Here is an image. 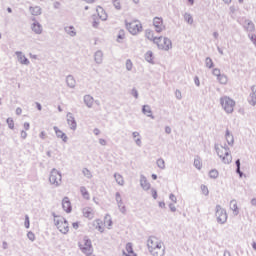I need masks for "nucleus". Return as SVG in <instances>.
Wrapping results in <instances>:
<instances>
[{"instance_id": "f257e3e1", "label": "nucleus", "mask_w": 256, "mask_h": 256, "mask_svg": "<svg viewBox=\"0 0 256 256\" xmlns=\"http://www.w3.org/2000/svg\"><path fill=\"white\" fill-rule=\"evenodd\" d=\"M94 227L100 233H104V231L107 229H113V218L111 215L106 214L105 216L94 221Z\"/></svg>"}, {"instance_id": "f03ea898", "label": "nucleus", "mask_w": 256, "mask_h": 256, "mask_svg": "<svg viewBox=\"0 0 256 256\" xmlns=\"http://www.w3.org/2000/svg\"><path fill=\"white\" fill-rule=\"evenodd\" d=\"M215 151L225 165H229L233 161V156H231V151L227 145L216 144Z\"/></svg>"}, {"instance_id": "7ed1b4c3", "label": "nucleus", "mask_w": 256, "mask_h": 256, "mask_svg": "<svg viewBox=\"0 0 256 256\" xmlns=\"http://www.w3.org/2000/svg\"><path fill=\"white\" fill-rule=\"evenodd\" d=\"M220 105L227 115H231L235 111L237 103L229 96H222L220 97Z\"/></svg>"}, {"instance_id": "20e7f679", "label": "nucleus", "mask_w": 256, "mask_h": 256, "mask_svg": "<svg viewBox=\"0 0 256 256\" xmlns=\"http://www.w3.org/2000/svg\"><path fill=\"white\" fill-rule=\"evenodd\" d=\"M54 225L60 233H63L64 235L69 233V221L63 216H55Z\"/></svg>"}, {"instance_id": "39448f33", "label": "nucleus", "mask_w": 256, "mask_h": 256, "mask_svg": "<svg viewBox=\"0 0 256 256\" xmlns=\"http://www.w3.org/2000/svg\"><path fill=\"white\" fill-rule=\"evenodd\" d=\"M78 247L84 253V255L91 256L93 255V244H91V240L84 237L81 238L78 242Z\"/></svg>"}, {"instance_id": "423d86ee", "label": "nucleus", "mask_w": 256, "mask_h": 256, "mask_svg": "<svg viewBox=\"0 0 256 256\" xmlns=\"http://www.w3.org/2000/svg\"><path fill=\"white\" fill-rule=\"evenodd\" d=\"M159 243H160L159 238L155 236H151L148 239L147 245H148L149 251L154 256H159V252L161 251V248L159 247Z\"/></svg>"}, {"instance_id": "0eeeda50", "label": "nucleus", "mask_w": 256, "mask_h": 256, "mask_svg": "<svg viewBox=\"0 0 256 256\" xmlns=\"http://www.w3.org/2000/svg\"><path fill=\"white\" fill-rule=\"evenodd\" d=\"M215 217L217 220V223L220 225H225L227 223V210H225L221 205H216L215 207Z\"/></svg>"}, {"instance_id": "6e6552de", "label": "nucleus", "mask_w": 256, "mask_h": 256, "mask_svg": "<svg viewBox=\"0 0 256 256\" xmlns=\"http://www.w3.org/2000/svg\"><path fill=\"white\" fill-rule=\"evenodd\" d=\"M126 29L129 33H141L143 31V24L139 20H131L126 22Z\"/></svg>"}, {"instance_id": "1a4fd4ad", "label": "nucleus", "mask_w": 256, "mask_h": 256, "mask_svg": "<svg viewBox=\"0 0 256 256\" xmlns=\"http://www.w3.org/2000/svg\"><path fill=\"white\" fill-rule=\"evenodd\" d=\"M61 173H59V171L53 169L50 173L49 176V182L51 183V185H55L56 187L58 185H61Z\"/></svg>"}, {"instance_id": "9d476101", "label": "nucleus", "mask_w": 256, "mask_h": 256, "mask_svg": "<svg viewBox=\"0 0 256 256\" xmlns=\"http://www.w3.org/2000/svg\"><path fill=\"white\" fill-rule=\"evenodd\" d=\"M62 208L66 213H71L73 211V206H71V200L69 197H64L62 200Z\"/></svg>"}, {"instance_id": "9b49d317", "label": "nucleus", "mask_w": 256, "mask_h": 256, "mask_svg": "<svg viewBox=\"0 0 256 256\" xmlns=\"http://www.w3.org/2000/svg\"><path fill=\"white\" fill-rule=\"evenodd\" d=\"M96 13H97V17H98V19H100V21H107V18L109 16L107 15V12L105 11V9H103V7L98 6L96 8Z\"/></svg>"}, {"instance_id": "f8f14e48", "label": "nucleus", "mask_w": 256, "mask_h": 256, "mask_svg": "<svg viewBox=\"0 0 256 256\" xmlns=\"http://www.w3.org/2000/svg\"><path fill=\"white\" fill-rule=\"evenodd\" d=\"M66 118L70 129H72V131H75V129H77V122L75 121V117H73V114L68 113Z\"/></svg>"}, {"instance_id": "ddd939ff", "label": "nucleus", "mask_w": 256, "mask_h": 256, "mask_svg": "<svg viewBox=\"0 0 256 256\" xmlns=\"http://www.w3.org/2000/svg\"><path fill=\"white\" fill-rule=\"evenodd\" d=\"M124 256H137V253L133 250V244L127 243L125 250L123 251Z\"/></svg>"}, {"instance_id": "4468645a", "label": "nucleus", "mask_w": 256, "mask_h": 256, "mask_svg": "<svg viewBox=\"0 0 256 256\" xmlns=\"http://www.w3.org/2000/svg\"><path fill=\"white\" fill-rule=\"evenodd\" d=\"M243 27L245 31H248L249 33H253V31H255V24H253V21L251 20H245Z\"/></svg>"}, {"instance_id": "2eb2a0df", "label": "nucleus", "mask_w": 256, "mask_h": 256, "mask_svg": "<svg viewBox=\"0 0 256 256\" xmlns=\"http://www.w3.org/2000/svg\"><path fill=\"white\" fill-rule=\"evenodd\" d=\"M225 139H226L228 145H230V147H233V145L235 143V137L233 136L231 131H229V129H227L225 132Z\"/></svg>"}, {"instance_id": "dca6fc26", "label": "nucleus", "mask_w": 256, "mask_h": 256, "mask_svg": "<svg viewBox=\"0 0 256 256\" xmlns=\"http://www.w3.org/2000/svg\"><path fill=\"white\" fill-rule=\"evenodd\" d=\"M54 131L56 133V136L59 139H62V141H64V143H67V134H65V132H63L61 129H59V127L55 126L54 127Z\"/></svg>"}, {"instance_id": "f3484780", "label": "nucleus", "mask_w": 256, "mask_h": 256, "mask_svg": "<svg viewBox=\"0 0 256 256\" xmlns=\"http://www.w3.org/2000/svg\"><path fill=\"white\" fill-rule=\"evenodd\" d=\"M163 51H170V49H173V42H171V39L164 38L163 44H162Z\"/></svg>"}, {"instance_id": "a211bd4d", "label": "nucleus", "mask_w": 256, "mask_h": 256, "mask_svg": "<svg viewBox=\"0 0 256 256\" xmlns=\"http://www.w3.org/2000/svg\"><path fill=\"white\" fill-rule=\"evenodd\" d=\"M93 210L89 207H86L83 209V216L86 217V219H93L94 217Z\"/></svg>"}, {"instance_id": "6ab92c4d", "label": "nucleus", "mask_w": 256, "mask_h": 256, "mask_svg": "<svg viewBox=\"0 0 256 256\" xmlns=\"http://www.w3.org/2000/svg\"><path fill=\"white\" fill-rule=\"evenodd\" d=\"M84 103H85V105H87V107L91 108L95 104V100L93 99V96L86 95V96H84Z\"/></svg>"}, {"instance_id": "aec40b11", "label": "nucleus", "mask_w": 256, "mask_h": 256, "mask_svg": "<svg viewBox=\"0 0 256 256\" xmlns=\"http://www.w3.org/2000/svg\"><path fill=\"white\" fill-rule=\"evenodd\" d=\"M16 55L18 57V61L22 64V65H29V59H27L25 56H23V53L21 52H16Z\"/></svg>"}, {"instance_id": "412c9836", "label": "nucleus", "mask_w": 256, "mask_h": 256, "mask_svg": "<svg viewBox=\"0 0 256 256\" xmlns=\"http://www.w3.org/2000/svg\"><path fill=\"white\" fill-rule=\"evenodd\" d=\"M230 209L233 210L234 215H239V207L237 206V200L230 201Z\"/></svg>"}, {"instance_id": "4be33fe9", "label": "nucleus", "mask_w": 256, "mask_h": 256, "mask_svg": "<svg viewBox=\"0 0 256 256\" xmlns=\"http://www.w3.org/2000/svg\"><path fill=\"white\" fill-rule=\"evenodd\" d=\"M140 185L141 187L145 190L148 191V189H150L151 185L149 184V182L147 181V178L142 177L140 180Z\"/></svg>"}, {"instance_id": "5701e85b", "label": "nucleus", "mask_w": 256, "mask_h": 256, "mask_svg": "<svg viewBox=\"0 0 256 256\" xmlns=\"http://www.w3.org/2000/svg\"><path fill=\"white\" fill-rule=\"evenodd\" d=\"M217 81L220 83V85H227L229 78L227 77V75L222 74L217 78Z\"/></svg>"}, {"instance_id": "b1692460", "label": "nucleus", "mask_w": 256, "mask_h": 256, "mask_svg": "<svg viewBox=\"0 0 256 256\" xmlns=\"http://www.w3.org/2000/svg\"><path fill=\"white\" fill-rule=\"evenodd\" d=\"M32 31H34V33H41V31H43V27L39 22H34L32 25Z\"/></svg>"}, {"instance_id": "393cba45", "label": "nucleus", "mask_w": 256, "mask_h": 256, "mask_svg": "<svg viewBox=\"0 0 256 256\" xmlns=\"http://www.w3.org/2000/svg\"><path fill=\"white\" fill-rule=\"evenodd\" d=\"M66 83H67L68 87L73 88V87H75L77 82L75 81V78L73 76H68L66 78Z\"/></svg>"}, {"instance_id": "a878e982", "label": "nucleus", "mask_w": 256, "mask_h": 256, "mask_svg": "<svg viewBox=\"0 0 256 256\" xmlns=\"http://www.w3.org/2000/svg\"><path fill=\"white\" fill-rule=\"evenodd\" d=\"M194 167L198 170H201L202 167H203V163L201 162V158L199 156H197L195 159H194Z\"/></svg>"}, {"instance_id": "bb28decb", "label": "nucleus", "mask_w": 256, "mask_h": 256, "mask_svg": "<svg viewBox=\"0 0 256 256\" xmlns=\"http://www.w3.org/2000/svg\"><path fill=\"white\" fill-rule=\"evenodd\" d=\"M248 103H249V105H252V107H255V105H256V94L250 93V95L248 97Z\"/></svg>"}, {"instance_id": "cd10ccee", "label": "nucleus", "mask_w": 256, "mask_h": 256, "mask_svg": "<svg viewBox=\"0 0 256 256\" xmlns=\"http://www.w3.org/2000/svg\"><path fill=\"white\" fill-rule=\"evenodd\" d=\"M30 12H31L33 15H35V16L41 15V7H39V6L31 7V8H30Z\"/></svg>"}, {"instance_id": "c85d7f7f", "label": "nucleus", "mask_w": 256, "mask_h": 256, "mask_svg": "<svg viewBox=\"0 0 256 256\" xmlns=\"http://www.w3.org/2000/svg\"><path fill=\"white\" fill-rule=\"evenodd\" d=\"M184 21H186V23H188V25H193V16H191V14H189V13H185Z\"/></svg>"}, {"instance_id": "c756f323", "label": "nucleus", "mask_w": 256, "mask_h": 256, "mask_svg": "<svg viewBox=\"0 0 256 256\" xmlns=\"http://www.w3.org/2000/svg\"><path fill=\"white\" fill-rule=\"evenodd\" d=\"M80 193H81L82 197H84L85 199H90L89 191H87V188L81 187Z\"/></svg>"}, {"instance_id": "7c9ffc66", "label": "nucleus", "mask_w": 256, "mask_h": 256, "mask_svg": "<svg viewBox=\"0 0 256 256\" xmlns=\"http://www.w3.org/2000/svg\"><path fill=\"white\" fill-rule=\"evenodd\" d=\"M205 65L208 69H213V66H214L213 59H211V57H207L205 59Z\"/></svg>"}, {"instance_id": "2f4dec72", "label": "nucleus", "mask_w": 256, "mask_h": 256, "mask_svg": "<svg viewBox=\"0 0 256 256\" xmlns=\"http://www.w3.org/2000/svg\"><path fill=\"white\" fill-rule=\"evenodd\" d=\"M153 23H154V27H156L157 33H159V28L161 27V18L159 17L154 18Z\"/></svg>"}, {"instance_id": "473e14b6", "label": "nucleus", "mask_w": 256, "mask_h": 256, "mask_svg": "<svg viewBox=\"0 0 256 256\" xmlns=\"http://www.w3.org/2000/svg\"><path fill=\"white\" fill-rule=\"evenodd\" d=\"M236 173H238L239 177H243V173L241 171V160H236Z\"/></svg>"}, {"instance_id": "72a5a7b5", "label": "nucleus", "mask_w": 256, "mask_h": 256, "mask_svg": "<svg viewBox=\"0 0 256 256\" xmlns=\"http://www.w3.org/2000/svg\"><path fill=\"white\" fill-rule=\"evenodd\" d=\"M142 111L144 115H147V117H151V107H149V105H144Z\"/></svg>"}, {"instance_id": "f704fd0d", "label": "nucleus", "mask_w": 256, "mask_h": 256, "mask_svg": "<svg viewBox=\"0 0 256 256\" xmlns=\"http://www.w3.org/2000/svg\"><path fill=\"white\" fill-rule=\"evenodd\" d=\"M210 179H217L219 177V171L213 169L209 172Z\"/></svg>"}, {"instance_id": "c9c22d12", "label": "nucleus", "mask_w": 256, "mask_h": 256, "mask_svg": "<svg viewBox=\"0 0 256 256\" xmlns=\"http://www.w3.org/2000/svg\"><path fill=\"white\" fill-rule=\"evenodd\" d=\"M118 185H123V183H125V181L123 180V176L120 174H115L114 175Z\"/></svg>"}, {"instance_id": "e433bc0d", "label": "nucleus", "mask_w": 256, "mask_h": 256, "mask_svg": "<svg viewBox=\"0 0 256 256\" xmlns=\"http://www.w3.org/2000/svg\"><path fill=\"white\" fill-rule=\"evenodd\" d=\"M6 123L9 127V129H15V121L13 120V118H8L6 120Z\"/></svg>"}, {"instance_id": "4c0bfd02", "label": "nucleus", "mask_w": 256, "mask_h": 256, "mask_svg": "<svg viewBox=\"0 0 256 256\" xmlns=\"http://www.w3.org/2000/svg\"><path fill=\"white\" fill-rule=\"evenodd\" d=\"M145 59L148 63H153V52H147L145 54Z\"/></svg>"}, {"instance_id": "58836bf2", "label": "nucleus", "mask_w": 256, "mask_h": 256, "mask_svg": "<svg viewBox=\"0 0 256 256\" xmlns=\"http://www.w3.org/2000/svg\"><path fill=\"white\" fill-rule=\"evenodd\" d=\"M82 173H83L84 177H87L88 179H91L92 175H91V171L89 169L84 168L82 170Z\"/></svg>"}, {"instance_id": "ea45409f", "label": "nucleus", "mask_w": 256, "mask_h": 256, "mask_svg": "<svg viewBox=\"0 0 256 256\" xmlns=\"http://www.w3.org/2000/svg\"><path fill=\"white\" fill-rule=\"evenodd\" d=\"M212 75H214L215 77H217V79L219 78V77H221V70L219 69V68H214L213 70H212Z\"/></svg>"}, {"instance_id": "a19ab883", "label": "nucleus", "mask_w": 256, "mask_h": 256, "mask_svg": "<svg viewBox=\"0 0 256 256\" xmlns=\"http://www.w3.org/2000/svg\"><path fill=\"white\" fill-rule=\"evenodd\" d=\"M113 6L115 7V9H117L118 11L121 10V0H113Z\"/></svg>"}, {"instance_id": "79ce46f5", "label": "nucleus", "mask_w": 256, "mask_h": 256, "mask_svg": "<svg viewBox=\"0 0 256 256\" xmlns=\"http://www.w3.org/2000/svg\"><path fill=\"white\" fill-rule=\"evenodd\" d=\"M201 191H202L203 195H206V196L209 195V188H207V186L202 185Z\"/></svg>"}, {"instance_id": "37998d69", "label": "nucleus", "mask_w": 256, "mask_h": 256, "mask_svg": "<svg viewBox=\"0 0 256 256\" xmlns=\"http://www.w3.org/2000/svg\"><path fill=\"white\" fill-rule=\"evenodd\" d=\"M65 31H66V33H75V27L74 26H66Z\"/></svg>"}, {"instance_id": "c03bdc74", "label": "nucleus", "mask_w": 256, "mask_h": 256, "mask_svg": "<svg viewBox=\"0 0 256 256\" xmlns=\"http://www.w3.org/2000/svg\"><path fill=\"white\" fill-rule=\"evenodd\" d=\"M126 68L128 71H131V69H133V62H131V60L126 61Z\"/></svg>"}, {"instance_id": "a18cd8bd", "label": "nucleus", "mask_w": 256, "mask_h": 256, "mask_svg": "<svg viewBox=\"0 0 256 256\" xmlns=\"http://www.w3.org/2000/svg\"><path fill=\"white\" fill-rule=\"evenodd\" d=\"M175 97H176V99H178V101H181L183 99V95L181 94V92L179 90L175 91Z\"/></svg>"}, {"instance_id": "49530a36", "label": "nucleus", "mask_w": 256, "mask_h": 256, "mask_svg": "<svg viewBox=\"0 0 256 256\" xmlns=\"http://www.w3.org/2000/svg\"><path fill=\"white\" fill-rule=\"evenodd\" d=\"M27 237L30 241H35V234L33 232H28Z\"/></svg>"}, {"instance_id": "de8ad7c7", "label": "nucleus", "mask_w": 256, "mask_h": 256, "mask_svg": "<svg viewBox=\"0 0 256 256\" xmlns=\"http://www.w3.org/2000/svg\"><path fill=\"white\" fill-rule=\"evenodd\" d=\"M194 83H195L196 87H200L201 82L199 81V77L198 76H195Z\"/></svg>"}, {"instance_id": "09e8293b", "label": "nucleus", "mask_w": 256, "mask_h": 256, "mask_svg": "<svg viewBox=\"0 0 256 256\" xmlns=\"http://www.w3.org/2000/svg\"><path fill=\"white\" fill-rule=\"evenodd\" d=\"M24 225H25L26 229H29V216H25Z\"/></svg>"}, {"instance_id": "8fccbe9b", "label": "nucleus", "mask_w": 256, "mask_h": 256, "mask_svg": "<svg viewBox=\"0 0 256 256\" xmlns=\"http://www.w3.org/2000/svg\"><path fill=\"white\" fill-rule=\"evenodd\" d=\"M169 209H170V211H172V213H175V211H177L175 204H169Z\"/></svg>"}, {"instance_id": "3c124183", "label": "nucleus", "mask_w": 256, "mask_h": 256, "mask_svg": "<svg viewBox=\"0 0 256 256\" xmlns=\"http://www.w3.org/2000/svg\"><path fill=\"white\" fill-rule=\"evenodd\" d=\"M169 198L173 203H177V197L174 194H170Z\"/></svg>"}, {"instance_id": "603ef678", "label": "nucleus", "mask_w": 256, "mask_h": 256, "mask_svg": "<svg viewBox=\"0 0 256 256\" xmlns=\"http://www.w3.org/2000/svg\"><path fill=\"white\" fill-rule=\"evenodd\" d=\"M92 25L93 27H99V20H97L96 18H93Z\"/></svg>"}, {"instance_id": "864d4df0", "label": "nucleus", "mask_w": 256, "mask_h": 256, "mask_svg": "<svg viewBox=\"0 0 256 256\" xmlns=\"http://www.w3.org/2000/svg\"><path fill=\"white\" fill-rule=\"evenodd\" d=\"M40 139H47V132L42 131V132L40 133Z\"/></svg>"}, {"instance_id": "5fc2aeb1", "label": "nucleus", "mask_w": 256, "mask_h": 256, "mask_svg": "<svg viewBox=\"0 0 256 256\" xmlns=\"http://www.w3.org/2000/svg\"><path fill=\"white\" fill-rule=\"evenodd\" d=\"M132 95H133V97H135L136 99L139 97V93H138L135 89L132 90Z\"/></svg>"}, {"instance_id": "6e6d98bb", "label": "nucleus", "mask_w": 256, "mask_h": 256, "mask_svg": "<svg viewBox=\"0 0 256 256\" xmlns=\"http://www.w3.org/2000/svg\"><path fill=\"white\" fill-rule=\"evenodd\" d=\"M21 137H22V139H27V132L26 131H21Z\"/></svg>"}, {"instance_id": "4d7b16f0", "label": "nucleus", "mask_w": 256, "mask_h": 256, "mask_svg": "<svg viewBox=\"0 0 256 256\" xmlns=\"http://www.w3.org/2000/svg\"><path fill=\"white\" fill-rule=\"evenodd\" d=\"M72 227L73 229H79V222H73Z\"/></svg>"}, {"instance_id": "13d9d810", "label": "nucleus", "mask_w": 256, "mask_h": 256, "mask_svg": "<svg viewBox=\"0 0 256 256\" xmlns=\"http://www.w3.org/2000/svg\"><path fill=\"white\" fill-rule=\"evenodd\" d=\"M165 133H167V135L171 134V127L166 126L165 127Z\"/></svg>"}, {"instance_id": "bf43d9fd", "label": "nucleus", "mask_w": 256, "mask_h": 256, "mask_svg": "<svg viewBox=\"0 0 256 256\" xmlns=\"http://www.w3.org/2000/svg\"><path fill=\"white\" fill-rule=\"evenodd\" d=\"M99 143H100V145H107V140H105V139H100V140H99Z\"/></svg>"}, {"instance_id": "052dcab7", "label": "nucleus", "mask_w": 256, "mask_h": 256, "mask_svg": "<svg viewBox=\"0 0 256 256\" xmlns=\"http://www.w3.org/2000/svg\"><path fill=\"white\" fill-rule=\"evenodd\" d=\"M251 93H253L254 95H256V85L251 86Z\"/></svg>"}, {"instance_id": "680f3d73", "label": "nucleus", "mask_w": 256, "mask_h": 256, "mask_svg": "<svg viewBox=\"0 0 256 256\" xmlns=\"http://www.w3.org/2000/svg\"><path fill=\"white\" fill-rule=\"evenodd\" d=\"M23 113V110L21 108L16 109V115H21Z\"/></svg>"}, {"instance_id": "e2e57ef3", "label": "nucleus", "mask_w": 256, "mask_h": 256, "mask_svg": "<svg viewBox=\"0 0 256 256\" xmlns=\"http://www.w3.org/2000/svg\"><path fill=\"white\" fill-rule=\"evenodd\" d=\"M29 127H30V125H29V123H24V129L26 130V131H29Z\"/></svg>"}, {"instance_id": "0e129e2a", "label": "nucleus", "mask_w": 256, "mask_h": 256, "mask_svg": "<svg viewBox=\"0 0 256 256\" xmlns=\"http://www.w3.org/2000/svg\"><path fill=\"white\" fill-rule=\"evenodd\" d=\"M223 256H231V252H229V250H225Z\"/></svg>"}, {"instance_id": "69168bd1", "label": "nucleus", "mask_w": 256, "mask_h": 256, "mask_svg": "<svg viewBox=\"0 0 256 256\" xmlns=\"http://www.w3.org/2000/svg\"><path fill=\"white\" fill-rule=\"evenodd\" d=\"M251 205H253L254 207H256V198H253V199L251 200Z\"/></svg>"}, {"instance_id": "338daca9", "label": "nucleus", "mask_w": 256, "mask_h": 256, "mask_svg": "<svg viewBox=\"0 0 256 256\" xmlns=\"http://www.w3.org/2000/svg\"><path fill=\"white\" fill-rule=\"evenodd\" d=\"M152 196L154 197V199H156L157 198V191L152 190Z\"/></svg>"}, {"instance_id": "774afa93", "label": "nucleus", "mask_w": 256, "mask_h": 256, "mask_svg": "<svg viewBox=\"0 0 256 256\" xmlns=\"http://www.w3.org/2000/svg\"><path fill=\"white\" fill-rule=\"evenodd\" d=\"M36 107H37L38 111H41L42 107H41V104H39V102L36 103Z\"/></svg>"}]
</instances>
